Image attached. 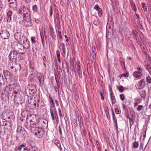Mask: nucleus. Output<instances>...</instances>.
Wrapping results in <instances>:
<instances>
[{"label":"nucleus","mask_w":151,"mask_h":151,"mask_svg":"<svg viewBox=\"0 0 151 151\" xmlns=\"http://www.w3.org/2000/svg\"><path fill=\"white\" fill-rule=\"evenodd\" d=\"M22 17L23 19V22L24 25L28 27L31 26L32 23L29 15L26 14V15H23Z\"/></svg>","instance_id":"20e7f679"},{"label":"nucleus","mask_w":151,"mask_h":151,"mask_svg":"<svg viewBox=\"0 0 151 151\" xmlns=\"http://www.w3.org/2000/svg\"><path fill=\"white\" fill-rule=\"evenodd\" d=\"M50 110L51 114L57 112L55 108V107L50 106Z\"/></svg>","instance_id":"a878e982"},{"label":"nucleus","mask_w":151,"mask_h":151,"mask_svg":"<svg viewBox=\"0 0 151 151\" xmlns=\"http://www.w3.org/2000/svg\"><path fill=\"white\" fill-rule=\"evenodd\" d=\"M141 96L143 98H145L146 97V95L145 91H142L140 94Z\"/></svg>","instance_id":"e433bc0d"},{"label":"nucleus","mask_w":151,"mask_h":151,"mask_svg":"<svg viewBox=\"0 0 151 151\" xmlns=\"http://www.w3.org/2000/svg\"><path fill=\"white\" fill-rule=\"evenodd\" d=\"M58 112H59V116H60V118L62 117H63V115H62V112H61V109H60V108H58Z\"/></svg>","instance_id":"8fccbe9b"},{"label":"nucleus","mask_w":151,"mask_h":151,"mask_svg":"<svg viewBox=\"0 0 151 151\" xmlns=\"http://www.w3.org/2000/svg\"><path fill=\"white\" fill-rule=\"evenodd\" d=\"M35 103L33 105L32 108H35L36 106V105L37 104V106L38 107L39 106V104L40 102V98L38 96H36L34 99Z\"/></svg>","instance_id":"9b49d317"},{"label":"nucleus","mask_w":151,"mask_h":151,"mask_svg":"<svg viewBox=\"0 0 151 151\" xmlns=\"http://www.w3.org/2000/svg\"><path fill=\"white\" fill-rule=\"evenodd\" d=\"M115 111L116 112V114H119L121 113V111L118 108H116L115 109Z\"/></svg>","instance_id":"49530a36"},{"label":"nucleus","mask_w":151,"mask_h":151,"mask_svg":"<svg viewBox=\"0 0 151 151\" xmlns=\"http://www.w3.org/2000/svg\"><path fill=\"white\" fill-rule=\"evenodd\" d=\"M146 82L149 83H151V77L148 76L146 78Z\"/></svg>","instance_id":"58836bf2"},{"label":"nucleus","mask_w":151,"mask_h":151,"mask_svg":"<svg viewBox=\"0 0 151 151\" xmlns=\"http://www.w3.org/2000/svg\"><path fill=\"white\" fill-rule=\"evenodd\" d=\"M22 47V45L18 43L14 45V49L15 50L14 51H16V52L19 51L20 49V47Z\"/></svg>","instance_id":"aec40b11"},{"label":"nucleus","mask_w":151,"mask_h":151,"mask_svg":"<svg viewBox=\"0 0 151 151\" xmlns=\"http://www.w3.org/2000/svg\"><path fill=\"white\" fill-rule=\"evenodd\" d=\"M29 91H30V94H35L36 92V90L35 89H29Z\"/></svg>","instance_id":"4c0bfd02"},{"label":"nucleus","mask_w":151,"mask_h":151,"mask_svg":"<svg viewBox=\"0 0 151 151\" xmlns=\"http://www.w3.org/2000/svg\"><path fill=\"white\" fill-rule=\"evenodd\" d=\"M2 120H4L2 122V125L5 126L6 128L8 129H11V126L10 122H9V121H6L3 118Z\"/></svg>","instance_id":"f8f14e48"},{"label":"nucleus","mask_w":151,"mask_h":151,"mask_svg":"<svg viewBox=\"0 0 151 151\" xmlns=\"http://www.w3.org/2000/svg\"><path fill=\"white\" fill-rule=\"evenodd\" d=\"M59 132L60 133V135L61 136L62 134V130L61 129L60 126L59 127Z\"/></svg>","instance_id":"bf43d9fd"},{"label":"nucleus","mask_w":151,"mask_h":151,"mask_svg":"<svg viewBox=\"0 0 151 151\" xmlns=\"http://www.w3.org/2000/svg\"><path fill=\"white\" fill-rule=\"evenodd\" d=\"M142 7L144 11L146 12L147 11V8L146 4L144 3H142Z\"/></svg>","instance_id":"2f4dec72"},{"label":"nucleus","mask_w":151,"mask_h":151,"mask_svg":"<svg viewBox=\"0 0 151 151\" xmlns=\"http://www.w3.org/2000/svg\"><path fill=\"white\" fill-rule=\"evenodd\" d=\"M77 64V71L81 70L80 65V64Z\"/></svg>","instance_id":"5fc2aeb1"},{"label":"nucleus","mask_w":151,"mask_h":151,"mask_svg":"<svg viewBox=\"0 0 151 151\" xmlns=\"http://www.w3.org/2000/svg\"><path fill=\"white\" fill-rule=\"evenodd\" d=\"M35 77V75L34 74L33 72H31L29 75V77L28 78L29 81H33L34 80V78Z\"/></svg>","instance_id":"412c9836"},{"label":"nucleus","mask_w":151,"mask_h":151,"mask_svg":"<svg viewBox=\"0 0 151 151\" xmlns=\"http://www.w3.org/2000/svg\"><path fill=\"white\" fill-rule=\"evenodd\" d=\"M18 52L16 51H11L8 56L9 60L12 62H15L17 60V58L19 60H22L23 59V58H21L20 57V58H19V57L18 56Z\"/></svg>","instance_id":"f03ea898"},{"label":"nucleus","mask_w":151,"mask_h":151,"mask_svg":"<svg viewBox=\"0 0 151 151\" xmlns=\"http://www.w3.org/2000/svg\"><path fill=\"white\" fill-rule=\"evenodd\" d=\"M106 117H107V118L108 119H110V115L109 114V113L108 112H106Z\"/></svg>","instance_id":"13d9d810"},{"label":"nucleus","mask_w":151,"mask_h":151,"mask_svg":"<svg viewBox=\"0 0 151 151\" xmlns=\"http://www.w3.org/2000/svg\"><path fill=\"white\" fill-rule=\"evenodd\" d=\"M133 146L134 148L136 149L138 147L139 144L138 142H135L133 143Z\"/></svg>","instance_id":"cd10ccee"},{"label":"nucleus","mask_w":151,"mask_h":151,"mask_svg":"<svg viewBox=\"0 0 151 151\" xmlns=\"http://www.w3.org/2000/svg\"><path fill=\"white\" fill-rule=\"evenodd\" d=\"M18 91H14L13 92V94L14 95V101H15L16 100L17 97L16 96V95L18 94V92H17Z\"/></svg>","instance_id":"c9c22d12"},{"label":"nucleus","mask_w":151,"mask_h":151,"mask_svg":"<svg viewBox=\"0 0 151 151\" xmlns=\"http://www.w3.org/2000/svg\"><path fill=\"white\" fill-rule=\"evenodd\" d=\"M143 106L142 105H139L138 106V107L137 108V110L139 111H140L142 108H143Z\"/></svg>","instance_id":"09e8293b"},{"label":"nucleus","mask_w":151,"mask_h":151,"mask_svg":"<svg viewBox=\"0 0 151 151\" xmlns=\"http://www.w3.org/2000/svg\"><path fill=\"white\" fill-rule=\"evenodd\" d=\"M37 77L38 80L40 85H42L44 84V78L43 75L41 73L38 72L37 73Z\"/></svg>","instance_id":"423d86ee"},{"label":"nucleus","mask_w":151,"mask_h":151,"mask_svg":"<svg viewBox=\"0 0 151 151\" xmlns=\"http://www.w3.org/2000/svg\"><path fill=\"white\" fill-rule=\"evenodd\" d=\"M0 35L1 37L4 39H8L10 36L9 32L6 30H3L1 32Z\"/></svg>","instance_id":"0eeeda50"},{"label":"nucleus","mask_w":151,"mask_h":151,"mask_svg":"<svg viewBox=\"0 0 151 151\" xmlns=\"http://www.w3.org/2000/svg\"><path fill=\"white\" fill-rule=\"evenodd\" d=\"M110 95L111 98V104L113 105L116 103V100L115 97L114 95V93H110Z\"/></svg>","instance_id":"2eb2a0df"},{"label":"nucleus","mask_w":151,"mask_h":151,"mask_svg":"<svg viewBox=\"0 0 151 151\" xmlns=\"http://www.w3.org/2000/svg\"><path fill=\"white\" fill-rule=\"evenodd\" d=\"M22 43L23 44V47L24 48L27 49L29 47V42L28 41V39L27 37H26L23 41H22Z\"/></svg>","instance_id":"9d476101"},{"label":"nucleus","mask_w":151,"mask_h":151,"mask_svg":"<svg viewBox=\"0 0 151 151\" xmlns=\"http://www.w3.org/2000/svg\"><path fill=\"white\" fill-rule=\"evenodd\" d=\"M42 40V44L43 46V47H44L45 44L44 40L42 39V40Z\"/></svg>","instance_id":"774afa93"},{"label":"nucleus","mask_w":151,"mask_h":151,"mask_svg":"<svg viewBox=\"0 0 151 151\" xmlns=\"http://www.w3.org/2000/svg\"><path fill=\"white\" fill-rule=\"evenodd\" d=\"M23 151H29V148L28 147L24 148L23 149Z\"/></svg>","instance_id":"0e129e2a"},{"label":"nucleus","mask_w":151,"mask_h":151,"mask_svg":"<svg viewBox=\"0 0 151 151\" xmlns=\"http://www.w3.org/2000/svg\"><path fill=\"white\" fill-rule=\"evenodd\" d=\"M50 35L53 38L54 36H55V35H54V32H53V28L51 27H50Z\"/></svg>","instance_id":"bb28decb"},{"label":"nucleus","mask_w":151,"mask_h":151,"mask_svg":"<svg viewBox=\"0 0 151 151\" xmlns=\"http://www.w3.org/2000/svg\"><path fill=\"white\" fill-rule=\"evenodd\" d=\"M73 92L75 94H77L78 93V90L76 89H73Z\"/></svg>","instance_id":"052dcab7"},{"label":"nucleus","mask_w":151,"mask_h":151,"mask_svg":"<svg viewBox=\"0 0 151 151\" xmlns=\"http://www.w3.org/2000/svg\"><path fill=\"white\" fill-rule=\"evenodd\" d=\"M4 82V79L3 76L0 73V86H1L2 83Z\"/></svg>","instance_id":"473e14b6"},{"label":"nucleus","mask_w":151,"mask_h":151,"mask_svg":"<svg viewBox=\"0 0 151 151\" xmlns=\"http://www.w3.org/2000/svg\"><path fill=\"white\" fill-rule=\"evenodd\" d=\"M122 75L126 78H127L129 76V73H125L122 74Z\"/></svg>","instance_id":"603ef678"},{"label":"nucleus","mask_w":151,"mask_h":151,"mask_svg":"<svg viewBox=\"0 0 151 151\" xmlns=\"http://www.w3.org/2000/svg\"><path fill=\"white\" fill-rule=\"evenodd\" d=\"M60 46L62 47V49L65 48V45L64 43H61L60 44Z\"/></svg>","instance_id":"338daca9"},{"label":"nucleus","mask_w":151,"mask_h":151,"mask_svg":"<svg viewBox=\"0 0 151 151\" xmlns=\"http://www.w3.org/2000/svg\"><path fill=\"white\" fill-rule=\"evenodd\" d=\"M29 68L31 69V72H33V71L35 69L34 65L31 64L29 65Z\"/></svg>","instance_id":"ea45409f"},{"label":"nucleus","mask_w":151,"mask_h":151,"mask_svg":"<svg viewBox=\"0 0 151 151\" xmlns=\"http://www.w3.org/2000/svg\"><path fill=\"white\" fill-rule=\"evenodd\" d=\"M17 132L21 135H22V134H24L26 133V131L25 130L22 129L21 127L19 126L17 128Z\"/></svg>","instance_id":"dca6fc26"},{"label":"nucleus","mask_w":151,"mask_h":151,"mask_svg":"<svg viewBox=\"0 0 151 151\" xmlns=\"http://www.w3.org/2000/svg\"><path fill=\"white\" fill-rule=\"evenodd\" d=\"M94 8L95 9L97 10L99 9H100V8L99 7L98 5L96 4L95 5Z\"/></svg>","instance_id":"4d7b16f0"},{"label":"nucleus","mask_w":151,"mask_h":151,"mask_svg":"<svg viewBox=\"0 0 151 151\" xmlns=\"http://www.w3.org/2000/svg\"><path fill=\"white\" fill-rule=\"evenodd\" d=\"M10 68L13 71L16 72L18 70L20 71L21 68V65L19 64L13 62Z\"/></svg>","instance_id":"39448f33"},{"label":"nucleus","mask_w":151,"mask_h":151,"mask_svg":"<svg viewBox=\"0 0 151 151\" xmlns=\"http://www.w3.org/2000/svg\"><path fill=\"white\" fill-rule=\"evenodd\" d=\"M13 88L14 91H19L20 89V88L19 86L16 83L13 84Z\"/></svg>","instance_id":"b1692460"},{"label":"nucleus","mask_w":151,"mask_h":151,"mask_svg":"<svg viewBox=\"0 0 151 151\" xmlns=\"http://www.w3.org/2000/svg\"><path fill=\"white\" fill-rule=\"evenodd\" d=\"M55 144L57 146L60 150H62V149L61 146L60 142L59 140H56L55 141Z\"/></svg>","instance_id":"5701e85b"},{"label":"nucleus","mask_w":151,"mask_h":151,"mask_svg":"<svg viewBox=\"0 0 151 151\" xmlns=\"http://www.w3.org/2000/svg\"><path fill=\"white\" fill-rule=\"evenodd\" d=\"M129 110L130 112L131 116H133L134 114V111L133 109L132 108H129Z\"/></svg>","instance_id":"c85d7f7f"},{"label":"nucleus","mask_w":151,"mask_h":151,"mask_svg":"<svg viewBox=\"0 0 151 151\" xmlns=\"http://www.w3.org/2000/svg\"><path fill=\"white\" fill-rule=\"evenodd\" d=\"M119 90L120 92H122L124 91V88L122 86H121L119 88Z\"/></svg>","instance_id":"37998d69"},{"label":"nucleus","mask_w":151,"mask_h":151,"mask_svg":"<svg viewBox=\"0 0 151 151\" xmlns=\"http://www.w3.org/2000/svg\"><path fill=\"white\" fill-rule=\"evenodd\" d=\"M112 119L114 123V126L117 129H118V125L116 118L115 117L113 109L112 111Z\"/></svg>","instance_id":"ddd939ff"},{"label":"nucleus","mask_w":151,"mask_h":151,"mask_svg":"<svg viewBox=\"0 0 151 151\" xmlns=\"http://www.w3.org/2000/svg\"><path fill=\"white\" fill-rule=\"evenodd\" d=\"M137 70L139 71L138 72H141L142 73V71H143L142 69L139 66L137 68Z\"/></svg>","instance_id":"864d4df0"},{"label":"nucleus","mask_w":151,"mask_h":151,"mask_svg":"<svg viewBox=\"0 0 151 151\" xmlns=\"http://www.w3.org/2000/svg\"><path fill=\"white\" fill-rule=\"evenodd\" d=\"M29 151H36L37 149L35 146L31 147H29Z\"/></svg>","instance_id":"72a5a7b5"},{"label":"nucleus","mask_w":151,"mask_h":151,"mask_svg":"<svg viewBox=\"0 0 151 151\" xmlns=\"http://www.w3.org/2000/svg\"><path fill=\"white\" fill-rule=\"evenodd\" d=\"M79 76L80 77L82 74L81 70L78 71Z\"/></svg>","instance_id":"69168bd1"},{"label":"nucleus","mask_w":151,"mask_h":151,"mask_svg":"<svg viewBox=\"0 0 151 151\" xmlns=\"http://www.w3.org/2000/svg\"><path fill=\"white\" fill-rule=\"evenodd\" d=\"M99 23V21L97 18L95 19V20L93 22V24L96 26L98 25Z\"/></svg>","instance_id":"f704fd0d"},{"label":"nucleus","mask_w":151,"mask_h":151,"mask_svg":"<svg viewBox=\"0 0 151 151\" xmlns=\"http://www.w3.org/2000/svg\"><path fill=\"white\" fill-rule=\"evenodd\" d=\"M50 16H51L52 15V6H50Z\"/></svg>","instance_id":"3c124183"},{"label":"nucleus","mask_w":151,"mask_h":151,"mask_svg":"<svg viewBox=\"0 0 151 151\" xmlns=\"http://www.w3.org/2000/svg\"><path fill=\"white\" fill-rule=\"evenodd\" d=\"M131 6L132 9L134 10L135 11H136L137 10V8L135 5L133 1H132L131 2Z\"/></svg>","instance_id":"393cba45"},{"label":"nucleus","mask_w":151,"mask_h":151,"mask_svg":"<svg viewBox=\"0 0 151 151\" xmlns=\"http://www.w3.org/2000/svg\"><path fill=\"white\" fill-rule=\"evenodd\" d=\"M145 83V82L144 81V79H142L135 85L136 87L138 89H142L144 87Z\"/></svg>","instance_id":"6e6552de"},{"label":"nucleus","mask_w":151,"mask_h":151,"mask_svg":"<svg viewBox=\"0 0 151 151\" xmlns=\"http://www.w3.org/2000/svg\"><path fill=\"white\" fill-rule=\"evenodd\" d=\"M98 11V14L99 17H100L101 16L102 14V10L101 9H99Z\"/></svg>","instance_id":"7c9ffc66"},{"label":"nucleus","mask_w":151,"mask_h":151,"mask_svg":"<svg viewBox=\"0 0 151 151\" xmlns=\"http://www.w3.org/2000/svg\"><path fill=\"white\" fill-rule=\"evenodd\" d=\"M12 14V11L9 10V11L7 14L6 21L8 22H10L11 19V16Z\"/></svg>","instance_id":"4468645a"},{"label":"nucleus","mask_w":151,"mask_h":151,"mask_svg":"<svg viewBox=\"0 0 151 151\" xmlns=\"http://www.w3.org/2000/svg\"><path fill=\"white\" fill-rule=\"evenodd\" d=\"M49 98L50 99L49 100V103L50 105V106L55 107V105L54 103V101L52 99V97L50 96H49Z\"/></svg>","instance_id":"4be33fe9"},{"label":"nucleus","mask_w":151,"mask_h":151,"mask_svg":"<svg viewBox=\"0 0 151 151\" xmlns=\"http://www.w3.org/2000/svg\"><path fill=\"white\" fill-rule=\"evenodd\" d=\"M15 39L19 42L22 43V41L26 37L24 33L21 32H17L14 35Z\"/></svg>","instance_id":"7ed1b4c3"},{"label":"nucleus","mask_w":151,"mask_h":151,"mask_svg":"<svg viewBox=\"0 0 151 151\" xmlns=\"http://www.w3.org/2000/svg\"><path fill=\"white\" fill-rule=\"evenodd\" d=\"M31 40L32 43H35L36 42L35 41V37H31Z\"/></svg>","instance_id":"c03bdc74"},{"label":"nucleus","mask_w":151,"mask_h":151,"mask_svg":"<svg viewBox=\"0 0 151 151\" xmlns=\"http://www.w3.org/2000/svg\"><path fill=\"white\" fill-rule=\"evenodd\" d=\"M55 101L56 106H59V104L58 101L57 99H56L55 100Z\"/></svg>","instance_id":"e2e57ef3"},{"label":"nucleus","mask_w":151,"mask_h":151,"mask_svg":"<svg viewBox=\"0 0 151 151\" xmlns=\"http://www.w3.org/2000/svg\"><path fill=\"white\" fill-rule=\"evenodd\" d=\"M29 11L25 7H23L20 8L19 10V13L21 15H26V14H29L28 13Z\"/></svg>","instance_id":"1a4fd4ad"},{"label":"nucleus","mask_w":151,"mask_h":151,"mask_svg":"<svg viewBox=\"0 0 151 151\" xmlns=\"http://www.w3.org/2000/svg\"><path fill=\"white\" fill-rule=\"evenodd\" d=\"M120 98L121 100L123 101L125 99V96L123 94H120Z\"/></svg>","instance_id":"de8ad7c7"},{"label":"nucleus","mask_w":151,"mask_h":151,"mask_svg":"<svg viewBox=\"0 0 151 151\" xmlns=\"http://www.w3.org/2000/svg\"><path fill=\"white\" fill-rule=\"evenodd\" d=\"M42 60L43 62H47V59L45 56H43L42 57Z\"/></svg>","instance_id":"6e6d98bb"},{"label":"nucleus","mask_w":151,"mask_h":151,"mask_svg":"<svg viewBox=\"0 0 151 151\" xmlns=\"http://www.w3.org/2000/svg\"><path fill=\"white\" fill-rule=\"evenodd\" d=\"M133 75L135 77L139 78L142 76V74L140 72L136 71L133 73Z\"/></svg>","instance_id":"a211bd4d"},{"label":"nucleus","mask_w":151,"mask_h":151,"mask_svg":"<svg viewBox=\"0 0 151 151\" xmlns=\"http://www.w3.org/2000/svg\"><path fill=\"white\" fill-rule=\"evenodd\" d=\"M32 10L35 12L37 11V6L36 5H34L32 6Z\"/></svg>","instance_id":"a18cd8bd"},{"label":"nucleus","mask_w":151,"mask_h":151,"mask_svg":"<svg viewBox=\"0 0 151 151\" xmlns=\"http://www.w3.org/2000/svg\"><path fill=\"white\" fill-rule=\"evenodd\" d=\"M30 122L31 124L34 125L31 129L32 131L38 138H42L44 134L42 128L47 127V121L45 119H37L32 117L31 118Z\"/></svg>","instance_id":"f257e3e1"},{"label":"nucleus","mask_w":151,"mask_h":151,"mask_svg":"<svg viewBox=\"0 0 151 151\" xmlns=\"http://www.w3.org/2000/svg\"><path fill=\"white\" fill-rule=\"evenodd\" d=\"M129 123H130V126L134 124V120L132 118H131L129 120Z\"/></svg>","instance_id":"79ce46f5"},{"label":"nucleus","mask_w":151,"mask_h":151,"mask_svg":"<svg viewBox=\"0 0 151 151\" xmlns=\"http://www.w3.org/2000/svg\"><path fill=\"white\" fill-rule=\"evenodd\" d=\"M58 59L60 58V53L59 50H57L56 52Z\"/></svg>","instance_id":"a19ab883"},{"label":"nucleus","mask_w":151,"mask_h":151,"mask_svg":"<svg viewBox=\"0 0 151 151\" xmlns=\"http://www.w3.org/2000/svg\"><path fill=\"white\" fill-rule=\"evenodd\" d=\"M9 6L10 7L13 9L16 8L17 6L16 1H14V2H10L9 3Z\"/></svg>","instance_id":"6ab92c4d"},{"label":"nucleus","mask_w":151,"mask_h":151,"mask_svg":"<svg viewBox=\"0 0 151 151\" xmlns=\"http://www.w3.org/2000/svg\"><path fill=\"white\" fill-rule=\"evenodd\" d=\"M51 116L52 119L53 121L56 120L57 122V121H58V116L57 112L55 113H52L51 114Z\"/></svg>","instance_id":"f3484780"},{"label":"nucleus","mask_w":151,"mask_h":151,"mask_svg":"<svg viewBox=\"0 0 151 151\" xmlns=\"http://www.w3.org/2000/svg\"><path fill=\"white\" fill-rule=\"evenodd\" d=\"M100 94L101 97V99L102 100H104V97L103 96V94L102 93V92H100Z\"/></svg>","instance_id":"680f3d73"},{"label":"nucleus","mask_w":151,"mask_h":151,"mask_svg":"<svg viewBox=\"0 0 151 151\" xmlns=\"http://www.w3.org/2000/svg\"><path fill=\"white\" fill-rule=\"evenodd\" d=\"M146 69L147 70L149 73L151 74V66L149 65H147L146 68Z\"/></svg>","instance_id":"c756f323"}]
</instances>
